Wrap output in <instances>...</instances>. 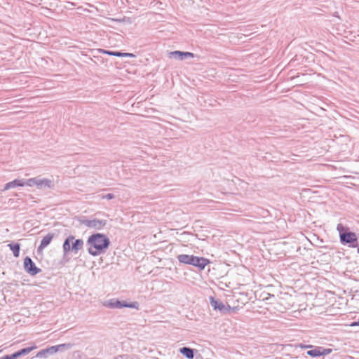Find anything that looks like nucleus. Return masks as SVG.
I'll use <instances>...</instances> for the list:
<instances>
[{
  "mask_svg": "<svg viewBox=\"0 0 359 359\" xmlns=\"http://www.w3.org/2000/svg\"><path fill=\"white\" fill-rule=\"evenodd\" d=\"M87 244L89 245L88 249V253L95 257L102 253L109 248L110 241L106 235L96 233L88 237Z\"/></svg>",
  "mask_w": 359,
  "mask_h": 359,
  "instance_id": "f257e3e1",
  "label": "nucleus"
},
{
  "mask_svg": "<svg viewBox=\"0 0 359 359\" xmlns=\"http://www.w3.org/2000/svg\"><path fill=\"white\" fill-rule=\"evenodd\" d=\"M83 246V241L82 239H75L74 236H69L64 241L62 248L63 252L66 255L70 251L74 254L82 249Z\"/></svg>",
  "mask_w": 359,
  "mask_h": 359,
  "instance_id": "f03ea898",
  "label": "nucleus"
},
{
  "mask_svg": "<svg viewBox=\"0 0 359 359\" xmlns=\"http://www.w3.org/2000/svg\"><path fill=\"white\" fill-rule=\"evenodd\" d=\"M345 227L339 224L337 226V229L339 233L340 241L342 244H350V247L355 248L357 244V236L353 232H344Z\"/></svg>",
  "mask_w": 359,
  "mask_h": 359,
  "instance_id": "7ed1b4c3",
  "label": "nucleus"
},
{
  "mask_svg": "<svg viewBox=\"0 0 359 359\" xmlns=\"http://www.w3.org/2000/svg\"><path fill=\"white\" fill-rule=\"evenodd\" d=\"M27 187H36L39 189H53L54 187L53 182L51 180L47 178H41L36 177L26 180Z\"/></svg>",
  "mask_w": 359,
  "mask_h": 359,
  "instance_id": "20e7f679",
  "label": "nucleus"
},
{
  "mask_svg": "<svg viewBox=\"0 0 359 359\" xmlns=\"http://www.w3.org/2000/svg\"><path fill=\"white\" fill-rule=\"evenodd\" d=\"M103 306L109 309L132 308L137 310L139 309V304L137 302L127 303L124 301H120L114 298L104 302L103 303Z\"/></svg>",
  "mask_w": 359,
  "mask_h": 359,
  "instance_id": "39448f33",
  "label": "nucleus"
},
{
  "mask_svg": "<svg viewBox=\"0 0 359 359\" xmlns=\"http://www.w3.org/2000/svg\"><path fill=\"white\" fill-rule=\"evenodd\" d=\"M71 345L69 344H59L56 346H53L50 347H48L47 348H44L39 351L36 355V358H47L48 355H53L56 353L57 352L62 351L65 348H69Z\"/></svg>",
  "mask_w": 359,
  "mask_h": 359,
  "instance_id": "423d86ee",
  "label": "nucleus"
},
{
  "mask_svg": "<svg viewBox=\"0 0 359 359\" xmlns=\"http://www.w3.org/2000/svg\"><path fill=\"white\" fill-rule=\"evenodd\" d=\"M81 223L89 229L100 230L107 224L106 219H100L97 218L84 219Z\"/></svg>",
  "mask_w": 359,
  "mask_h": 359,
  "instance_id": "0eeeda50",
  "label": "nucleus"
},
{
  "mask_svg": "<svg viewBox=\"0 0 359 359\" xmlns=\"http://www.w3.org/2000/svg\"><path fill=\"white\" fill-rule=\"evenodd\" d=\"M24 269L27 273L32 276H35L41 271V269L36 267L29 257H26L24 259Z\"/></svg>",
  "mask_w": 359,
  "mask_h": 359,
  "instance_id": "6e6552de",
  "label": "nucleus"
},
{
  "mask_svg": "<svg viewBox=\"0 0 359 359\" xmlns=\"http://www.w3.org/2000/svg\"><path fill=\"white\" fill-rule=\"evenodd\" d=\"M210 304L215 310H218L222 313H226L231 310L229 305H224L220 300L215 299L212 297H210Z\"/></svg>",
  "mask_w": 359,
  "mask_h": 359,
  "instance_id": "1a4fd4ad",
  "label": "nucleus"
},
{
  "mask_svg": "<svg viewBox=\"0 0 359 359\" xmlns=\"http://www.w3.org/2000/svg\"><path fill=\"white\" fill-rule=\"evenodd\" d=\"M181 354L187 359H201V355L198 351L189 347L184 346L181 348Z\"/></svg>",
  "mask_w": 359,
  "mask_h": 359,
  "instance_id": "9d476101",
  "label": "nucleus"
},
{
  "mask_svg": "<svg viewBox=\"0 0 359 359\" xmlns=\"http://www.w3.org/2000/svg\"><path fill=\"white\" fill-rule=\"evenodd\" d=\"M332 352L330 348H325L322 346H316L314 348L307 351V355L311 357H319L329 355Z\"/></svg>",
  "mask_w": 359,
  "mask_h": 359,
  "instance_id": "9b49d317",
  "label": "nucleus"
},
{
  "mask_svg": "<svg viewBox=\"0 0 359 359\" xmlns=\"http://www.w3.org/2000/svg\"><path fill=\"white\" fill-rule=\"evenodd\" d=\"M210 263V261L204 257H195L191 264L192 266L198 268V270L201 271Z\"/></svg>",
  "mask_w": 359,
  "mask_h": 359,
  "instance_id": "f8f14e48",
  "label": "nucleus"
},
{
  "mask_svg": "<svg viewBox=\"0 0 359 359\" xmlns=\"http://www.w3.org/2000/svg\"><path fill=\"white\" fill-rule=\"evenodd\" d=\"M26 180L25 179H15L11 182L6 183L4 186V190H8L13 188H15L17 187H24L27 186L25 184Z\"/></svg>",
  "mask_w": 359,
  "mask_h": 359,
  "instance_id": "ddd939ff",
  "label": "nucleus"
},
{
  "mask_svg": "<svg viewBox=\"0 0 359 359\" xmlns=\"http://www.w3.org/2000/svg\"><path fill=\"white\" fill-rule=\"evenodd\" d=\"M54 237V234L51 233H48L46 236H45L37 248L38 252H41L44 248H46L51 242L52 239Z\"/></svg>",
  "mask_w": 359,
  "mask_h": 359,
  "instance_id": "4468645a",
  "label": "nucleus"
},
{
  "mask_svg": "<svg viewBox=\"0 0 359 359\" xmlns=\"http://www.w3.org/2000/svg\"><path fill=\"white\" fill-rule=\"evenodd\" d=\"M100 52L109 55H113L116 57H134L135 55L129 53H121L119 51H111V50H106L103 49H100Z\"/></svg>",
  "mask_w": 359,
  "mask_h": 359,
  "instance_id": "2eb2a0df",
  "label": "nucleus"
},
{
  "mask_svg": "<svg viewBox=\"0 0 359 359\" xmlns=\"http://www.w3.org/2000/svg\"><path fill=\"white\" fill-rule=\"evenodd\" d=\"M9 248L12 250L13 253V256L15 257H18L20 255V245L19 243H9L8 245Z\"/></svg>",
  "mask_w": 359,
  "mask_h": 359,
  "instance_id": "dca6fc26",
  "label": "nucleus"
},
{
  "mask_svg": "<svg viewBox=\"0 0 359 359\" xmlns=\"http://www.w3.org/2000/svg\"><path fill=\"white\" fill-rule=\"evenodd\" d=\"M194 238V235L188 231L181 232V242H189Z\"/></svg>",
  "mask_w": 359,
  "mask_h": 359,
  "instance_id": "f3484780",
  "label": "nucleus"
},
{
  "mask_svg": "<svg viewBox=\"0 0 359 359\" xmlns=\"http://www.w3.org/2000/svg\"><path fill=\"white\" fill-rule=\"evenodd\" d=\"M195 257L194 255H181V263L191 265Z\"/></svg>",
  "mask_w": 359,
  "mask_h": 359,
  "instance_id": "a211bd4d",
  "label": "nucleus"
},
{
  "mask_svg": "<svg viewBox=\"0 0 359 359\" xmlns=\"http://www.w3.org/2000/svg\"><path fill=\"white\" fill-rule=\"evenodd\" d=\"M35 348H36V346H30V347H27V348H22V349L19 350V351H20V355L22 356V355L28 354L29 353H30L32 351H33Z\"/></svg>",
  "mask_w": 359,
  "mask_h": 359,
  "instance_id": "6ab92c4d",
  "label": "nucleus"
},
{
  "mask_svg": "<svg viewBox=\"0 0 359 359\" xmlns=\"http://www.w3.org/2000/svg\"><path fill=\"white\" fill-rule=\"evenodd\" d=\"M194 57V55L189 52H182L181 51V60H188L189 58Z\"/></svg>",
  "mask_w": 359,
  "mask_h": 359,
  "instance_id": "aec40b11",
  "label": "nucleus"
},
{
  "mask_svg": "<svg viewBox=\"0 0 359 359\" xmlns=\"http://www.w3.org/2000/svg\"><path fill=\"white\" fill-rule=\"evenodd\" d=\"M169 57H175L176 58H180V50L172 51L168 53Z\"/></svg>",
  "mask_w": 359,
  "mask_h": 359,
  "instance_id": "412c9836",
  "label": "nucleus"
},
{
  "mask_svg": "<svg viewBox=\"0 0 359 359\" xmlns=\"http://www.w3.org/2000/svg\"><path fill=\"white\" fill-rule=\"evenodd\" d=\"M100 197L102 199L111 200L114 198L115 196L113 194H107L106 195H102Z\"/></svg>",
  "mask_w": 359,
  "mask_h": 359,
  "instance_id": "4be33fe9",
  "label": "nucleus"
},
{
  "mask_svg": "<svg viewBox=\"0 0 359 359\" xmlns=\"http://www.w3.org/2000/svg\"><path fill=\"white\" fill-rule=\"evenodd\" d=\"M11 356H12L13 359H17V358L21 357L20 351H18L13 353V354H11Z\"/></svg>",
  "mask_w": 359,
  "mask_h": 359,
  "instance_id": "5701e85b",
  "label": "nucleus"
},
{
  "mask_svg": "<svg viewBox=\"0 0 359 359\" xmlns=\"http://www.w3.org/2000/svg\"><path fill=\"white\" fill-rule=\"evenodd\" d=\"M299 347H300L301 348H313V346L312 345H306V344H300L298 345Z\"/></svg>",
  "mask_w": 359,
  "mask_h": 359,
  "instance_id": "b1692460",
  "label": "nucleus"
},
{
  "mask_svg": "<svg viewBox=\"0 0 359 359\" xmlns=\"http://www.w3.org/2000/svg\"><path fill=\"white\" fill-rule=\"evenodd\" d=\"M1 359H13V358H12L11 355H6L3 358H1Z\"/></svg>",
  "mask_w": 359,
  "mask_h": 359,
  "instance_id": "393cba45",
  "label": "nucleus"
},
{
  "mask_svg": "<svg viewBox=\"0 0 359 359\" xmlns=\"http://www.w3.org/2000/svg\"><path fill=\"white\" fill-rule=\"evenodd\" d=\"M351 326H359V320L357 322H354L351 324Z\"/></svg>",
  "mask_w": 359,
  "mask_h": 359,
  "instance_id": "a878e982",
  "label": "nucleus"
},
{
  "mask_svg": "<svg viewBox=\"0 0 359 359\" xmlns=\"http://www.w3.org/2000/svg\"><path fill=\"white\" fill-rule=\"evenodd\" d=\"M68 4H69V5H71V6H75V3H74V2H68Z\"/></svg>",
  "mask_w": 359,
  "mask_h": 359,
  "instance_id": "bb28decb",
  "label": "nucleus"
},
{
  "mask_svg": "<svg viewBox=\"0 0 359 359\" xmlns=\"http://www.w3.org/2000/svg\"><path fill=\"white\" fill-rule=\"evenodd\" d=\"M1 352V350H0V353Z\"/></svg>",
  "mask_w": 359,
  "mask_h": 359,
  "instance_id": "cd10ccee",
  "label": "nucleus"
},
{
  "mask_svg": "<svg viewBox=\"0 0 359 359\" xmlns=\"http://www.w3.org/2000/svg\"><path fill=\"white\" fill-rule=\"evenodd\" d=\"M0 359H1V358H0Z\"/></svg>",
  "mask_w": 359,
  "mask_h": 359,
  "instance_id": "c85d7f7f",
  "label": "nucleus"
}]
</instances>
